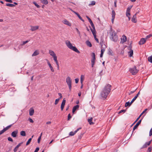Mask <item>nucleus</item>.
<instances>
[{
	"label": "nucleus",
	"mask_w": 152,
	"mask_h": 152,
	"mask_svg": "<svg viewBox=\"0 0 152 152\" xmlns=\"http://www.w3.org/2000/svg\"><path fill=\"white\" fill-rule=\"evenodd\" d=\"M111 86L108 84L106 86L102 91L100 93V96L103 99H105L110 93L111 90Z\"/></svg>",
	"instance_id": "f257e3e1"
},
{
	"label": "nucleus",
	"mask_w": 152,
	"mask_h": 152,
	"mask_svg": "<svg viewBox=\"0 0 152 152\" xmlns=\"http://www.w3.org/2000/svg\"><path fill=\"white\" fill-rule=\"evenodd\" d=\"M109 38L112 41L116 42L118 40V36L114 30L112 29V27H110L109 32Z\"/></svg>",
	"instance_id": "f03ea898"
},
{
	"label": "nucleus",
	"mask_w": 152,
	"mask_h": 152,
	"mask_svg": "<svg viewBox=\"0 0 152 152\" xmlns=\"http://www.w3.org/2000/svg\"><path fill=\"white\" fill-rule=\"evenodd\" d=\"M65 43L67 46L70 49L74 51L77 53H80V52L75 46H72V44L69 40H66L65 41Z\"/></svg>",
	"instance_id": "7ed1b4c3"
},
{
	"label": "nucleus",
	"mask_w": 152,
	"mask_h": 152,
	"mask_svg": "<svg viewBox=\"0 0 152 152\" xmlns=\"http://www.w3.org/2000/svg\"><path fill=\"white\" fill-rule=\"evenodd\" d=\"M66 82L68 86L69 90L70 91L72 88V80L69 77H68L66 79Z\"/></svg>",
	"instance_id": "20e7f679"
},
{
	"label": "nucleus",
	"mask_w": 152,
	"mask_h": 152,
	"mask_svg": "<svg viewBox=\"0 0 152 152\" xmlns=\"http://www.w3.org/2000/svg\"><path fill=\"white\" fill-rule=\"evenodd\" d=\"M138 70L137 69L136 67L135 66H134L129 69V71L133 75H135L138 72Z\"/></svg>",
	"instance_id": "39448f33"
},
{
	"label": "nucleus",
	"mask_w": 152,
	"mask_h": 152,
	"mask_svg": "<svg viewBox=\"0 0 152 152\" xmlns=\"http://www.w3.org/2000/svg\"><path fill=\"white\" fill-rule=\"evenodd\" d=\"M86 17L88 19V20L89 22L90 23L92 27L93 28H91V26H89V27L90 28L91 30V29H92V30H93L95 29L94 26L92 21L91 20V19L87 16H86Z\"/></svg>",
	"instance_id": "423d86ee"
},
{
	"label": "nucleus",
	"mask_w": 152,
	"mask_h": 152,
	"mask_svg": "<svg viewBox=\"0 0 152 152\" xmlns=\"http://www.w3.org/2000/svg\"><path fill=\"white\" fill-rule=\"evenodd\" d=\"M91 31L92 33V34L93 35V36H94V38L95 40L96 41V42L98 43L99 42V41L98 39L96 38V31L95 29L93 30H92V29H91Z\"/></svg>",
	"instance_id": "0eeeda50"
},
{
	"label": "nucleus",
	"mask_w": 152,
	"mask_h": 152,
	"mask_svg": "<svg viewBox=\"0 0 152 152\" xmlns=\"http://www.w3.org/2000/svg\"><path fill=\"white\" fill-rule=\"evenodd\" d=\"M81 129V127H80L78 128L76 130L75 132H69V135L70 136H72L74 135L80 129Z\"/></svg>",
	"instance_id": "6e6552de"
},
{
	"label": "nucleus",
	"mask_w": 152,
	"mask_h": 152,
	"mask_svg": "<svg viewBox=\"0 0 152 152\" xmlns=\"http://www.w3.org/2000/svg\"><path fill=\"white\" fill-rule=\"evenodd\" d=\"M138 12H137L133 16L132 18L131 21L134 23H136L137 22V20L136 19V15L138 13Z\"/></svg>",
	"instance_id": "1a4fd4ad"
},
{
	"label": "nucleus",
	"mask_w": 152,
	"mask_h": 152,
	"mask_svg": "<svg viewBox=\"0 0 152 152\" xmlns=\"http://www.w3.org/2000/svg\"><path fill=\"white\" fill-rule=\"evenodd\" d=\"M66 103V100L65 98H64L62 101L61 104V110L62 111L64 109V105Z\"/></svg>",
	"instance_id": "9d476101"
},
{
	"label": "nucleus",
	"mask_w": 152,
	"mask_h": 152,
	"mask_svg": "<svg viewBox=\"0 0 152 152\" xmlns=\"http://www.w3.org/2000/svg\"><path fill=\"white\" fill-rule=\"evenodd\" d=\"M142 119V118L140 120L137 122V123L134 126V127L133 128V131H134L137 128V127H138V126H139V124L141 123Z\"/></svg>",
	"instance_id": "9b49d317"
},
{
	"label": "nucleus",
	"mask_w": 152,
	"mask_h": 152,
	"mask_svg": "<svg viewBox=\"0 0 152 152\" xmlns=\"http://www.w3.org/2000/svg\"><path fill=\"white\" fill-rule=\"evenodd\" d=\"M46 60L47 61V64L48 65L49 67L50 68L51 71L52 72H54V69H53V67L52 66L51 64H50L48 60L47 59H46Z\"/></svg>",
	"instance_id": "f8f14e48"
},
{
	"label": "nucleus",
	"mask_w": 152,
	"mask_h": 152,
	"mask_svg": "<svg viewBox=\"0 0 152 152\" xmlns=\"http://www.w3.org/2000/svg\"><path fill=\"white\" fill-rule=\"evenodd\" d=\"M146 39L142 38L139 42L140 45H142L144 44L146 42Z\"/></svg>",
	"instance_id": "ddd939ff"
},
{
	"label": "nucleus",
	"mask_w": 152,
	"mask_h": 152,
	"mask_svg": "<svg viewBox=\"0 0 152 152\" xmlns=\"http://www.w3.org/2000/svg\"><path fill=\"white\" fill-rule=\"evenodd\" d=\"M18 133V130H16L12 132L11 135L12 137H15L17 136Z\"/></svg>",
	"instance_id": "4468645a"
},
{
	"label": "nucleus",
	"mask_w": 152,
	"mask_h": 152,
	"mask_svg": "<svg viewBox=\"0 0 152 152\" xmlns=\"http://www.w3.org/2000/svg\"><path fill=\"white\" fill-rule=\"evenodd\" d=\"M79 107V106L78 105H77L74 106L72 108V112L73 113H74L75 111L78 110Z\"/></svg>",
	"instance_id": "2eb2a0df"
},
{
	"label": "nucleus",
	"mask_w": 152,
	"mask_h": 152,
	"mask_svg": "<svg viewBox=\"0 0 152 152\" xmlns=\"http://www.w3.org/2000/svg\"><path fill=\"white\" fill-rule=\"evenodd\" d=\"M31 30L32 31H35L38 29L39 26H31Z\"/></svg>",
	"instance_id": "dca6fc26"
},
{
	"label": "nucleus",
	"mask_w": 152,
	"mask_h": 152,
	"mask_svg": "<svg viewBox=\"0 0 152 152\" xmlns=\"http://www.w3.org/2000/svg\"><path fill=\"white\" fill-rule=\"evenodd\" d=\"M152 140H150L148 142H147L145 143L143 145L142 148H144L147 147L148 146H149Z\"/></svg>",
	"instance_id": "f3484780"
},
{
	"label": "nucleus",
	"mask_w": 152,
	"mask_h": 152,
	"mask_svg": "<svg viewBox=\"0 0 152 152\" xmlns=\"http://www.w3.org/2000/svg\"><path fill=\"white\" fill-rule=\"evenodd\" d=\"M63 23L65 24L66 25L69 26H71V23H69V21L66 19H65L63 21Z\"/></svg>",
	"instance_id": "a211bd4d"
},
{
	"label": "nucleus",
	"mask_w": 152,
	"mask_h": 152,
	"mask_svg": "<svg viewBox=\"0 0 152 152\" xmlns=\"http://www.w3.org/2000/svg\"><path fill=\"white\" fill-rule=\"evenodd\" d=\"M101 47H102V49L101 50V53H104V52L105 51V48H106V47L105 45H104V47H103V43H100Z\"/></svg>",
	"instance_id": "6ab92c4d"
},
{
	"label": "nucleus",
	"mask_w": 152,
	"mask_h": 152,
	"mask_svg": "<svg viewBox=\"0 0 152 152\" xmlns=\"http://www.w3.org/2000/svg\"><path fill=\"white\" fill-rule=\"evenodd\" d=\"M126 39L127 38L126 36L124 35H123L122 37V38H121L122 43H124L126 42Z\"/></svg>",
	"instance_id": "aec40b11"
},
{
	"label": "nucleus",
	"mask_w": 152,
	"mask_h": 152,
	"mask_svg": "<svg viewBox=\"0 0 152 152\" xmlns=\"http://www.w3.org/2000/svg\"><path fill=\"white\" fill-rule=\"evenodd\" d=\"M39 54V51L38 50H36L32 54V56H34L38 55Z\"/></svg>",
	"instance_id": "412c9836"
},
{
	"label": "nucleus",
	"mask_w": 152,
	"mask_h": 152,
	"mask_svg": "<svg viewBox=\"0 0 152 152\" xmlns=\"http://www.w3.org/2000/svg\"><path fill=\"white\" fill-rule=\"evenodd\" d=\"M49 53L53 57L56 56L54 52L51 50H49Z\"/></svg>",
	"instance_id": "4be33fe9"
},
{
	"label": "nucleus",
	"mask_w": 152,
	"mask_h": 152,
	"mask_svg": "<svg viewBox=\"0 0 152 152\" xmlns=\"http://www.w3.org/2000/svg\"><path fill=\"white\" fill-rule=\"evenodd\" d=\"M140 94V91L134 97V98L132 100V102H133L137 98L139 95Z\"/></svg>",
	"instance_id": "5701e85b"
},
{
	"label": "nucleus",
	"mask_w": 152,
	"mask_h": 152,
	"mask_svg": "<svg viewBox=\"0 0 152 152\" xmlns=\"http://www.w3.org/2000/svg\"><path fill=\"white\" fill-rule=\"evenodd\" d=\"M34 110L33 108H31L29 110V115L30 116L32 115L34 113Z\"/></svg>",
	"instance_id": "b1692460"
},
{
	"label": "nucleus",
	"mask_w": 152,
	"mask_h": 152,
	"mask_svg": "<svg viewBox=\"0 0 152 152\" xmlns=\"http://www.w3.org/2000/svg\"><path fill=\"white\" fill-rule=\"evenodd\" d=\"M132 102V100L130 102H126L125 104V107H126L128 106H130L131 105V104L133 103Z\"/></svg>",
	"instance_id": "393cba45"
},
{
	"label": "nucleus",
	"mask_w": 152,
	"mask_h": 152,
	"mask_svg": "<svg viewBox=\"0 0 152 152\" xmlns=\"http://www.w3.org/2000/svg\"><path fill=\"white\" fill-rule=\"evenodd\" d=\"M85 78V76L83 75H81L80 77V83L81 84H82Z\"/></svg>",
	"instance_id": "a878e982"
},
{
	"label": "nucleus",
	"mask_w": 152,
	"mask_h": 152,
	"mask_svg": "<svg viewBox=\"0 0 152 152\" xmlns=\"http://www.w3.org/2000/svg\"><path fill=\"white\" fill-rule=\"evenodd\" d=\"M129 56L130 57H132L133 54V50L131 49V50L129 51L128 52Z\"/></svg>",
	"instance_id": "bb28decb"
},
{
	"label": "nucleus",
	"mask_w": 152,
	"mask_h": 152,
	"mask_svg": "<svg viewBox=\"0 0 152 152\" xmlns=\"http://www.w3.org/2000/svg\"><path fill=\"white\" fill-rule=\"evenodd\" d=\"M96 59L92 58L91 60V67H93L95 64Z\"/></svg>",
	"instance_id": "cd10ccee"
},
{
	"label": "nucleus",
	"mask_w": 152,
	"mask_h": 152,
	"mask_svg": "<svg viewBox=\"0 0 152 152\" xmlns=\"http://www.w3.org/2000/svg\"><path fill=\"white\" fill-rule=\"evenodd\" d=\"M12 125V124H11L8 126H7L5 128H4L3 129L4 130V131L5 132L7 130H8L9 129H10Z\"/></svg>",
	"instance_id": "c85d7f7f"
},
{
	"label": "nucleus",
	"mask_w": 152,
	"mask_h": 152,
	"mask_svg": "<svg viewBox=\"0 0 152 152\" xmlns=\"http://www.w3.org/2000/svg\"><path fill=\"white\" fill-rule=\"evenodd\" d=\"M20 134L23 136H26V133L25 131H22L20 132Z\"/></svg>",
	"instance_id": "c756f323"
},
{
	"label": "nucleus",
	"mask_w": 152,
	"mask_h": 152,
	"mask_svg": "<svg viewBox=\"0 0 152 152\" xmlns=\"http://www.w3.org/2000/svg\"><path fill=\"white\" fill-rule=\"evenodd\" d=\"M41 2L45 4H48V2L47 0H40Z\"/></svg>",
	"instance_id": "7c9ffc66"
},
{
	"label": "nucleus",
	"mask_w": 152,
	"mask_h": 152,
	"mask_svg": "<svg viewBox=\"0 0 152 152\" xmlns=\"http://www.w3.org/2000/svg\"><path fill=\"white\" fill-rule=\"evenodd\" d=\"M86 43L87 45L89 47H91L92 46V44L91 42L88 41H87L86 42Z\"/></svg>",
	"instance_id": "2f4dec72"
},
{
	"label": "nucleus",
	"mask_w": 152,
	"mask_h": 152,
	"mask_svg": "<svg viewBox=\"0 0 152 152\" xmlns=\"http://www.w3.org/2000/svg\"><path fill=\"white\" fill-rule=\"evenodd\" d=\"M92 119H93V118H90L88 119V121L89 124L90 125H92L94 124V123L92 122Z\"/></svg>",
	"instance_id": "473e14b6"
},
{
	"label": "nucleus",
	"mask_w": 152,
	"mask_h": 152,
	"mask_svg": "<svg viewBox=\"0 0 152 152\" xmlns=\"http://www.w3.org/2000/svg\"><path fill=\"white\" fill-rule=\"evenodd\" d=\"M6 5L7 6H9L10 7H13L15 6V5H14V4L10 3H7L6 4Z\"/></svg>",
	"instance_id": "72a5a7b5"
},
{
	"label": "nucleus",
	"mask_w": 152,
	"mask_h": 152,
	"mask_svg": "<svg viewBox=\"0 0 152 152\" xmlns=\"http://www.w3.org/2000/svg\"><path fill=\"white\" fill-rule=\"evenodd\" d=\"M53 60L55 61L56 62V64H58V62L57 60V57L56 56H54L53 57Z\"/></svg>",
	"instance_id": "f704fd0d"
},
{
	"label": "nucleus",
	"mask_w": 152,
	"mask_h": 152,
	"mask_svg": "<svg viewBox=\"0 0 152 152\" xmlns=\"http://www.w3.org/2000/svg\"><path fill=\"white\" fill-rule=\"evenodd\" d=\"M115 11L114 10H112V18H115Z\"/></svg>",
	"instance_id": "c9c22d12"
},
{
	"label": "nucleus",
	"mask_w": 152,
	"mask_h": 152,
	"mask_svg": "<svg viewBox=\"0 0 152 152\" xmlns=\"http://www.w3.org/2000/svg\"><path fill=\"white\" fill-rule=\"evenodd\" d=\"M148 61L152 63V55L151 56L149 57L148 58Z\"/></svg>",
	"instance_id": "e433bc0d"
},
{
	"label": "nucleus",
	"mask_w": 152,
	"mask_h": 152,
	"mask_svg": "<svg viewBox=\"0 0 152 152\" xmlns=\"http://www.w3.org/2000/svg\"><path fill=\"white\" fill-rule=\"evenodd\" d=\"M31 140H32V138H29L28 139V141H27V142L26 144V145H29L31 142Z\"/></svg>",
	"instance_id": "4c0bfd02"
},
{
	"label": "nucleus",
	"mask_w": 152,
	"mask_h": 152,
	"mask_svg": "<svg viewBox=\"0 0 152 152\" xmlns=\"http://www.w3.org/2000/svg\"><path fill=\"white\" fill-rule=\"evenodd\" d=\"M33 3L38 8H39L40 6L38 5L35 1L33 2Z\"/></svg>",
	"instance_id": "58836bf2"
},
{
	"label": "nucleus",
	"mask_w": 152,
	"mask_h": 152,
	"mask_svg": "<svg viewBox=\"0 0 152 152\" xmlns=\"http://www.w3.org/2000/svg\"><path fill=\"white\" fill-rule=\"evenodd\" d=\"M42 134V133L41 134V135L38 138V143H39L40 142V140L41 138V136Z\"/></svg>",
	"instance_id": "ea45409f"
},
{
	"label": "nucleus",
	"mask_w": 152,
	"mask_h": 152,
	"mask_svg": "<svg viewBox=\"0 0 152 152\" xmlns=\"http://www.w3.org/2000/svg\"><path fill=\"white\" fill-rule=\"evenodd\" d=\"M59 100H60V99H59L58 98L56 99L55 101V103H54L55 104V105H56L58 103Z\"/></svg>",
	"instance_id": "a19ab883"
},
{
	"label": "nucleus",
	"mask_w": 152,
	"mask_h": 152,
	"mask_svg": "<svg viewBox=\"0 0 152 152\" xmlns=\"http://www.w3.org/2000/svg\"><path fill=\"white\" fill-rule=\"evenodd\" d=\"M91 56L92 57V58L96 59L95 58V54L94 53H92L91 54Z\"/></svg>",
	"instance_id": "79ce46f5"
},
{
	"label": "nucleus",
	"mask_w": 152,
	"mask_h": 152,
	"mask_svg": "<svg viewBox=\"0 0 152 152\" xmlns=\"http://www.w3.org/2000/svg\"><path fill=\"white\" fill-rule=\"evenodd\" d=\"M132 7V6H130L126 10H127V11H130V10L131 9Z\"/></svg>",
	"instance_id": "37998d69"
},
{
	"label": "nucleus",
	"mask_w": 152,
	"mask_h": 152,
	"mask_svg": "<svg viewBox=\"0 0 152 152\" xmlns=\"http://www.w3.org/2000/svg\"><path fill=\"white\" fill-rule=\"evenodd\" d=\"M130 11H127V10H126V16L128 17V16H130Z\"/></svg>",
	"instance_id": "c03bdc74"
},
{
	"label": "nucleus",
	"mask_w": 152,
	"mask_h": 152,
	"mask_svg": "<svg viewBox=\"0 0 152 152\" xmlns=\"http://www.w3.org/2000/svg\"><path fill=\"white\" fill-rule=\"evenodd\" d=\"M72 117L71 116V115L70 113L68 114V120H69Z\"/></svg>",
	"instance_id": "a18cd8bd"
},
{
	"label": "nucleus",
	"mask_w": 152,
	"mask_h": 152,
	"mask_svg": "<svg viewBox=\"0 0 152 152\" xmlns=\"http://www.w3.org/2000/svg\"><path fill=\"white\" fill-rule=\"evenodd\" d=\"M152 36V34H150L149 35H147L145 39H148V38H150V37H151Z\"/></svg>",
	"instance_id": "49530a36"
},
{
	"label": "nucleus",
	"mask_w": 152,
	"mask_h": 152,
	"mask_svg": "<svg viewBox=\"0 0 152 152\" xmlns=\"http://www.w3.org/2000/svg\"><path fill=\"white\" fill-rule=\"evenodd\" d=\"M96 2L94 1H91V4L90 5H94L95 4Z\"/></svg>",
	"instance_id": "de8ad7c7"
},
{
	"label": "nucleus",
	"mask_w": 152,
	"mask_h": 152,
	"mask_svg": "<svg viewBox=\"0 0 152 152\" xmlns=\"http://www.w3.org/2000/svg\"><path fill=\"white\" fill-rule=\"evenodd\" d=\"M126 111V110H120L119 112L118 113V114L121 113L123 112V113H124Z\"/></svg>",
	"instance_id": "09e8293b"
},
{
	"label": "nucleus",
	"mask_w": 152,
	"mask_h": 152,
	"mask_svg": "<svg viewBox=\"0 0 152 152\" xmlns=\"http://www.w3.org/2000/svg\"><path fill=\"white\" fill-rule=\"evenodd\" d=\"M141 115H140L137 118V119L136 120V121H135L134 122V123H133V125L134 124V123H136L137 121L140 118V117H141Z\"/></svg>",
	"instance_id": "8fccbe9b"
},
{
	"label": "nucleus",
	"mask_w": 152,
	"mask_h": 152,
	"mask_svg": "<svg viewBox=\"0 0 152 152\" xmlns=\"http://www.w3.org/2000/svg\"><path fill=\"white\" fill-rule=\"evenodd\" d=\"M152 135V128L150 129V132H149V136H151Z\"/></svg>",
	"instance_id": "3c124183"
},
{
	"label": "nucleus",
	"mask_w": 152,
	"mask_h": 152,
	"mask_svg": "<svg viewBox=\"0 0 152 152\" xmlns=\"http://www.w3.org/2000/svg\"><path fill=\"white\" fill-rule=\"evenodd\" d=\"M8 141H11V142H13V140L10 137H9L8 138Z\"/></svg>",
	"instance_id": "603ef678"
},
{
	"label": "nucleus",
	"mask_w": 152,
	"mask_h": 152,
	"mask_svg": "<svg viewBox=\"0 0 152 152\" xmlns=\"http://www.w3.org/2000/svg\"><path fill=\"white\" fill-rule=\"evenodd\" d=\"M152 150V148L151 147H150L148 148V151H149V152H151Z\"/></svg>",
	"instance_id": "864d4df0"
},
{
	"label": "nucleus",
	"mask_w": 152,
	"mask_h": 152,
	"mask_svg": "<svg viewBox=\"0 0 152 152\" xmlns=\"http://www.w3.org/2000/svg\"><path fill=\"white\" fill-rule=\"evenodd\" d=\"M28 41H29L28 40H27V41H23V43L22 44V45H24L25 44H26V43H27L28 42Z\"/></svg>",
	"instance_id": "5fc2aeb1"
},
{
	"label": "nucleus",
	"mask_w": 152,
	"mask_h": 152,
	"mask_svg": "<svg viewBox=\"0 0 152 152\" xmlns=\"http://www.w3.org/2000/svg\"><path fill=\"white\" fill-rule=\"evenodd\" d=\"M136 89H135L134 91H130L129 94V95H131V94L133 93H134L135 91H136Z\"/></svg>",
	"instance_id": "6e6d98bb"
},
{
	"label": "nucleus",
	"mask_w": 152,
	"mask_h": 152,
	"mask_svg": "<svg viewBox=\"0 0 152 152\" xmlns=\"http://www.w3.org/2000/svg\"><path fill=\"white\" fill-rule=\"evenodd\" d=\"M84 134L83 133H81L80 134L79 136V138H81L83 136V135Z\"/></svg>",
	"instance_id": "4d7b16f0"
},
{
	"label": "nucleus",
	"mask_w": 152,
	"mask_h": 152,
	"mask_svg": "<svg viewBox=\"0 0 152 152\" xmlns=\"http://www.w3.org/2000/svg\"><path fill=\"white\" fill-rule=\"evenodd\" d=\"M6 1L9 3H12L13 2L12 1V0H4Z\"/></svg>",
	"instance_id": "13d9d810"
},
{
	"label": "nucleus",
	"mask_w": 152,
	"mask_h": 152,
	"mask_svg": "<svg viewBox=\"0 0 152 152\" xmlns=\"http://www.w3.org/2000/svg\"><path fill=\"white\" fill-rule=\"evenodd\" d=\"M58 95L60 96V97L58 98L60 99H61L62 98V95L61 94V93H58Z\"/></svg>",
	"instance_id": "bf43d9fd"
},
{
	"label": "nucleus",
	"mask_w": 152,
	"mask_h": 152,
	"mask_svg": "<svg viewBox=\"0 0 152 152\" xmlns=\"http://www.w3.org/2000/svg\"><path fill=\"white\" fill-rule=\"evenodd\" d=\"M76 30L77 31L78 34L79 35H80V32L79 31V30H78V29L77 28H76Z\"/></svg>",
	"instance_id": "052dcab7"
},
{
	"label": "nucleus",
	"mask_w": 152,
	"mask_h": 152,
	"mask_svg": "<svg viewBox=\"0 0 152 152\" xmlns=\"http://www.w3.org/2000/svg\"><path fill=\"white\" fill-rule=\"evenodd\" d=\"M18 149V148L16 146V147L14 149V152H16L17 151Z\"/></svg>",
	"instance_id": "680f3d73"
},
{
	"label": "nucleus",
	"mask_w": 152,
	"mask_h": 152,
	"mask_svg": "<svg viewBox=\"0 0 152 152\" xmlns=\"http://www.w3.org/2000/svg\"><path fill=\"white\" fill-rule=\"evenodd\" d=\"M71 10L74 13H75L76 15L77 16L78 15H79V14L77 12L74 11L73 10Z\"/></svg>",
	"instance_id": "e2e57ef3"
},
{
	"label": "nucleus",
	"mask_w": 152,
	"mask_h": 152,
	"mask_svg": "<svg viewBox=\"0 0 152 152\" xmlns=\"http://www.w3.org/2000/svg\"><path fill=\"white\" fill-rule=\"evenodd\" d=\"M71 10L74 13H75L76 15L77 16L78 15H79V14L77 12L74 11L73 10Z\"/></svg>",
	"instance_id": "0e129e2a"
},
{
	"label": "nucleus",
	"mask_w": 152,
	"mask_h": 152,
	"mask_svg": "<svg viewBox=\"0 0 152 152\" xmlns=\"http://www.w3.org/2000/svg\"><path fill=\"white\" fill-rule=\"evenodd\" d=\"M28 120L30 121V122L31 123H33L34 122V121H33L32 120V119L30 118H29V119H28Z\"/></svg>",
	"instance_id": "69168bd1"
},
{
	"label": "nucleus",
	"mask_w": 152,
	"mask_h": 152,
	"mask_svg": "<svg viewBox=\"0 0 152 152\" xmlns=\"http://www.w3.org/2000/svg\"><path fill=\"white\" fill-rule=\"evenodd\" d=\"M5 132L4 130L3 129L1 131H0V135L1 134H2L3 133H4Z\"/></svg>",
	"instance_id": "338daca9"
},
{
	"label": "nucleus",
	"mask_w": 152,
	"mask_h": 152,
	"mask_svg": "<svg viewBox=\"0 0 152 152\" xmlns=\"http://www.w3.org/2000/svg\"><path fill=\"white\" fill-rule=\"evenodd\" d=\"M39 148L38 147H37L36 148L34 152H38V151H39Z\"/></svg>",
	"instance_id": "774afa93"
}]
</instances>
